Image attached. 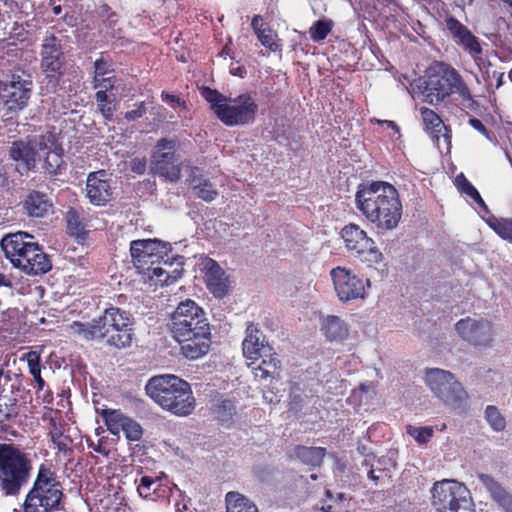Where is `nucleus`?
Listing matches in <instances>:
<instances>
[{"label": "nucleus", "mask_w": 512, "mask_h": 512, "mask_svg": "<svg viewBox=\"0 0 512 512\" xmlns=\"http://www.w3.org/2000/svg\"><path fill=\"white\" fill-rule=\"evenodd\" d=\"M355 206L366 221L381 232L396 229L402 219L399 192L386 181L360 184L355 193Z\"/></svg>", "instance_id": "1"}, {"label": "nucleus", "mask_w": 512, "mask_h": 512, "mask_svg": "<svg viewBox=\"0 0 512 512\" xmlns=\"http://www.w3.org/2000/svg\"><path fill=\"white\" fill-rule=\"evenodd\" d=\"M27 360L29 372L31 375H38L41 373L40 359L41 351L33 350L25 354Z\"/></svg>", "instance_id": "44"}, {"label": "nucleus", "mask_w": 512, "mask_h": 512, "mask_svg": "<svg viewBox=\"0 0 512 512\" xmlns=\"http://www.w3.org/2000/svg\"><path fill=\"white\" fill-rule=\"evenodd\" d=\"M251 26L258 40L265 48L272 52H276L280 49L277 34L266 26L261 16H254Z\"/></svg>", "instance_id": "32"}, {"label": "nucleus", "mask_w": 512, "mask_h": 512, "mask_svg": "<svg viewBox=\"0 0 512 512\" xmlns=\"http://www.w3.org/2000/svg\"><path fill=\"white\" fill-rule=\"evenodd\" d=\"M329 275L339 302L347 304L368 297L371 288L369 279H363L351 269L341 266L331 269Z\"/></svg>", "instance_id": "15"}, {"label": "nucleus", "mask_w": 512, "mask_h": 512, "mask_svg": "<svg viewBox=\"0 0 512 512\" xmlns=\"http://www.w3.org/2000/svg\"><path fill=\"white\" fill-rule=\"evenodd\" d=\"M96 101L98 103V106H107V102L108 101V95H107V91L105 90H99L96 92Z\"/></svg>", "instance_id": "51"}, {"label": "nucleus", "mask_w": 512, "mask_h": 512, "mask_svg": "<svg viewBox=\"0 0 512 512\" xmlns=\"http://www.w3.org/2000/svg\"><path fill=\"white\" fill-rule=\"evenodd\" d=\"M86 195L89 201L97 206L105 205L110 201L112 189L106 171L100 170L88 175Z\"/></svg>", "instance_id": "23"}, {"label": "nucleus", "mask_w": 512, "mask_h": 512, "mask_svg": "<svg viewBox=\"0 0 512 512\" xmlns=\"http://www.w3.org/2000/svg\"><path fill=\"white\" fill-rule=\"evenodd\" d=\"M226 512H259L257 506L246 496L231 491L226 494Z\"/></svg>", "instance_id": "34"}, {"label": "nucleus", "mask_w": 512, "mask_h": 512, "mask_svg": "<svg viewBox=\"0 0 512 512\" xmlns=\"http://www.w3.org/2000/svg\"><path fill=\"white\" fill-rule=\"evenodd\" d=\"M67 227L72 235L80 237L84 234V226L82 225L79 215L74 210L67 212Z\"/></svg>", "instance_id": "43"}, {"label": "nucleus", "mask_w": 512, "mask_h": 512, "mask_svg": "<svg viewBox=\"0 0 512 512\" xmlns=\"http://www.w3.org/2000/svg\"><path fill=\"white\" fill-rule=\"evenodd\" d=\"M146 111L144 103H140L136 109H133L131 111H128L125 113V118L129 121L136 120L138 118H141Z\"/></svg>", "instance_id": "47"}, {"label": "nucleus", "mask_w": 512, "mask_h": 512, "mask_svg": "<svg viewBox=\"0 0 512 512\" xmlns=\"http://www.w3.org/2000/svg\"><path fill=\"white\" fill-rule=\"evenodd\" d=\"M32 461L19 446L0 443V488L6 496H16L28 482Z\"/></svg>", "instance_id": "8"}, {"label": "nucleus", "mask_w": 512, "mask_h": 512, "mask_svg": "<svg viewBox=\"0 0 512 512\" xmlns=\"http://www.w3.org/2000/svg\"><path fill=\"white\" fill-rule=\"evenodd\" d=\"M261 362L257 364V361H251L248 367L254 375V378L258 381L270 382L279 379V372L281 368V362L278 359L276 353L272 350L270 353L263 355Z\"/></svg>", "instance_id": "27"}, {"label": "nucleus", "mask_w": 512, "mask_h": 512, "mask_svg": "<svg viewBox=\"0 0 512 512\" xmlns=\"http://www.w3.org/2000/svg\"><path fill=\"white\" fill-rule=\"evenodd\" d=\"M501 1L506 3L509 6H512V0H501Z\"/></svg>", "instance_id": "63"}, {"label": "nucleus", "mask_w": 512, "mask_h": 512, "mask_svg": "<svg viewBox=\"0 0 512 512\" xmlns=\"http://www.w3.org/2000/svg\"><path fill=\"white\" fill-rule=\"evenodd\" d=\"M420 114L425 130L436 141L439 150L448 152L450 149V138L448 136V129L441 117L427 107H421Z\"/></svg>", "instance_id": "25"}, {"label": "nucleus", "mask_w": 512, "mask_h": 512, "mask_svg": "<svg viewBox=\"0 0 512 512\" xmlns=\"http://www.w3.org/2000/svg\"><path fill=\"white\" fill-rule=\"evenodd\" d=\"M406 432L418 444L424 445V444H427L430 441V439L432 438L434 429L430 426L417 427V426H413V425H408L406 427Z\"/></svg>", "instance_id": "41"}, {"label": "nucleus", "mask_w": 512, "mask_h": 512, "mask_svg": "<svg viewBox=\"0 0 512 512\" xmlns=\"http://www.w3.org/2000/svg\"><path fill=\"white\" fill-rule=\"evenodd\" d=\"M1 2H3L5 5H8L10 2H12L13 0H0Z\"/></svg>", "instance_id": "64"}, {"label": "nucleus", "mask_w": 512, "mask_h": 512, "mask_svg": "<svg viewBox=\"0 0 512 512\" xmlns=\"http://www.w3.org/2000/svg\"><path fill=\"white\" fill-rule=\"evenodd\" d=\"M1 286H10V280L4 274L0 273V287Z\"/></svg>", "instance_id": "57"}, {"label": "nucleus", "mask_w": 512, "mask_h": 512, "mask_svg": "<svg viewBox=\"0 0 512 512\" xmlns=\"http://www.w3.org/2000/svg\"><path fill=\"white\" fill-rule=\"evenodd\" d=\"M202 96L210 104L218 119L226 126H243L253 123L258 112V104L249 93L227 98L216 90L204 88Z\"/></svg>", "instance_id": "7"}, {"label": "nucleus", "mask_w": 512, "mask_h": 512, "mask_svg": "<svg viewBox=\"0 0 512 512\" xmlns=\"http://www.w3.org/2000/svg\"><path fill=\"white\" fill-rule=\"evenodd\" d=\"M243 355L251 361H258L263 355L270 353L273 349L266 341L265 335L254 324L246 328V335L242 343Z\"/></svg>", "instance_id": "24"}, {"label": "nucleus", "mask_w": 512, "mask_h": 512, "mask_svg": "<svg viewBox=\"0 0 512 512\" xmlns=\"http://www.w3.org/2000/svg\"><path fill=\"white\" fill-rule=\"evenodd\" d=\"M431 505L437 512H476L470 490L454 479H443L433 484Z\"/></svg>", "instance_id": "11"}, {"label": "nucleus", "mask_w": 512, "mask_h": 512, "mask_svg": "<svg viewBox=\"0 0 512 512\" xmlns=\"http://www.w3.org/2000/svg\"><path fill=\"white\" fill-rule=\"evenodd\" d=\"M111 64L104 59H98L94 63L95 68V75L94 80H99V78L105 77V75H108L112 72L110 69Z\"/></svg>", "instance_id": "45"}, {"label": "nucleus", "mask_w": 512, "mask_h": 512, "mask_svg": "<svg viewBox=\"0 0 512 512\" xmlns=\"http://www.w3.org/2000/svg\"><path fill=\"white\" fill-rule=\"evenodd\" d=\"M193 190L195 194L205 200V201H213L217 196V190L209 183L206 179L203 178H193Z\"/></svg>", "instance_id": "38"}, {"label": "nucleus", "mask_w": 512, "mask_h": 512, "mask_svg": "<svg viewBox=\"0 0 512 512\" xmlns=\"http://www.w3.org/2000/svg\"><path fill=\"white\" fill-rule=\"evenodd\" d=\"M32 376L35 379L38 388L39 389H43L45 382H44V380L41 377V373H38V375H32Z\"/></svg>", "instance_id": "55"}, {"label": "nucleus", "mask_w": 512, "mask_h": 512, "mask_svg": "<svg viewBox=\"0 0 512 512\" xmlns=\"http://www.w3.org/2000/svg\"><path fill=\"white\" fill-rule=\"evenodd\" d=\"M10 156L23 165L25 171L35 168L37 162H40L44 172L56 175L64 166L63 149L52 133L41 135L29 143H13Z\"/></svg>", "instance_id": "4"}, {"label": "nucleus", "mask_w": 512, "mask_h": 512, "mask_svg": "<svg viewBox=\"0 0 512 512\" xmlns=\"http://www.w3.org/2000/svg\"><path fill=\"white\" fill-rule=\"evenodd\" d=\"M207 289L217 298L224 297L230 287V281L216 261L205 258L201 263Z\"/></svg>", "instance_id": "22"}, {"label": "nucleus", "mask_w": 512, "mask_h": 512, "mask_svg": "<svg viewBox=\"0 0 512 512\" xmlns=\"http://www.w3.org/2000/svg\"><path fill=\"white\" fill-rule=\"evenodd\" d=\"M162 99L163 101L169 103L172 107L181 106L184 104V102L178 96L165 92L162 93Z\"/></svg>", "instance_id": "48"}, {"label": "nucleus", "mask_w": 512, "mask_h": 512, "mask_svg": "<svg viewBox=\"0 0 512 512\" xmlns=\"http://www.w3.org/2000/svg\"><path fill=\"white\" fill-rule=\"evenodd\" d=\"M63 497L62 486L49 464L39 466L36 478L28 491L23 512H52L59 508Z\"/></svg>", "instance_id": "9"}, {"label": "nucleus", "mask_w": 512, "mask_h": 512, "mask_svg": "<svg viewBox=\"0 0 512 512\" xmlns=\"http://www.w3.org/2000/svg\"><path fill=\"white\" fill-rule=\"evenodd\" d=\"M424 381L432 393L451 408H460L468 398L461 383L449 371L439 368L427 369Z\"/></svg>", "instance_id": "12"}, {"label": "nucleus", "mask_w": 512, "mask_h": 512, "mask_svg": "<svg viewBox=\"0 0 512 512\" xmlns=\"http://www.w3.org/2000/svg\"><path fill=\"white\" fill-rule=\"evenodd\" d=\"M326 450L322 447L298 446L294 450V455L304 464L318 466L323 461Z\"/></svg>", "instance_id": "35"}, {"label": "nucleus", "mask_w": 512, "mask_h": 512, "mask_svg": "<svg viewBox=\"0 0 512 512\" xmlns=\"http://www.w3.org/2000/svg\"><path fill=\"white\" fill-rule=\"evenodd\" d=\"M100 415L107 430L118 436L121 432L129 441H139L142 437V427L138 422L125 415L121 410L103 409Z\"/></svg>", "instance_id": "20"}, {"label": "nucleus", "mask_w": 512, "mask_h": 512, "mask_svg": "<svg viewBox=\"0 0 512 512\" xmlns=\"http://www.w3.org/2000/svg\"><path fill=\"white\" fill-rule=\"evenodd\" d=\"M146 168V161L142 158H136L133 159L131 162V169L132 171L136 172L137 174H142L145 171Z\"/></svg>", "instance_id": "49"}, {"label": "nucleus", "mask_w": 512, "mask_h": 512, "mask_svg": "<svg viewBox=\"0 0 512 512\" xmlns=\"http://www.w3.org/2000/svg\"><path fill=\"white\" fill-rule=\"evenodd\" d=\"M227 55H228V52H227L226 48H224V49L221 51L220 56H222V57H226Z\"/></svg>", "instance_id": "62"}, {"label": "nucleus", "mask_w": 512, "mask_h": 512, "mask_svg": "<svg viewBox=\"0 0 512 512\" xmlns=\"http://www.w3.org/2000/svg\"><path fill=\"white\" fill-rule=\"evenodd\" d=\"M332 26V21L328 19L316 21L309 29L311 39L315 42L324 40L331 32Z\"/></svg>", "instance_id": "40"}, {"label": "nucleus", "mask_w": 512, "mask_h": 512, "mask_svg": "<svg viewBox=\"0 0 512 512\" xmlns=\"http://www.w3.org/2000/svg\"><path fill=\"white\" fill-rule=\"evenodd\" d=\"M455 186L457 187L458 191L462 194H465L467 197H469L473 203L477 205L475 209L481 216L484 218L485 215L489 214L488 207L486 206L485 202L483 201L481 195L479 194L478 190L467 180V178L464 176V174H459L455 177Z\"/></svg>", "instance_id": "33"}, {"label": "nucleus", "mask_w": 512, "mask_h": 512, "mask_svg": "<svg viewBox=\"0 0 512 512\" xmlns=\"http://www.w3.org/2000/svg\"><path fill=\"white\" fill-rule=\"evenodd\" d=\"M23 205L30 217L43 218L53 211L52 200L46 194L38 191L30 192Z\"/></svg>", "instance_id": "31"}, {"label": "nucleus", "mask_w": 512, "mask_h": 512, "mask_svg": "<svg viewBox=\"0 0 512 512\" xmlns=\"http://www.w3.org/2000/svg\"><path fill=\"white\" fill-rule=\"evenodd\" d=\"M176 142L162 139L155 146L151 159V170L164 179L175 182L180 178L182 163L175 157Z\"/></svg>", "instance_id": "18"}, {"label": "nucleus", "mask_w": 512, "mask_h": 512, "mask_svg": "<svg viewBox=\"0 0 512 512\" xmlns=\"http://www.w3.org/2000/svg\"><path fill=\"white\" fill-rule=\"evenodd\" d=\"M395 460L391 456H385L377 459L371 463V469L368 472V477L374 482H378L382 478L388 476L387 472L395 467Z\"/></svg>", "instance_id": "37"}, {"label": "nucleus", "mask_w": 512, "mask_h": 512, "mask_svg": "<svg viewBox=\"0 0 512 512\" xmlns=\"http://www.w3.org/2000/svg\"><path fill=\"white\" fill-rule=\"evenodd\" d=\"M174 340L180 345V354L187 360L195 361L209 353L212 344L211 330L209 327Z\"/></svg>", "instance_id": "21"}, {"label": "nucleus", "mask_w": 512, "mask_h": 512, "mask_svg": "<svg viewBox=\"0 0 512 512\" xmlns=\"http://www.w3.org/2000/svg\"><path fill=\"white\" fill-rule=\"evenodd\" d=\"M369 389H370L369 385L362 384V385H360L358 390H355L353 392V396L357 397L359 393L367 392Z\"/></svg>", "instance_id": "56"}, {"label": "nucleus", "mask_w": 512, "mask_h": 512, "mask_svg": "<svg viewBox=\"0 0 512 512\" xmlns=\"http://www.w3.org/2000/svg\"><path fill=\"white\" fill-rule=\"evenodd\" d=\"M160 486L159 479L151 476H143L137 486V491L142 498L152 499L153 494Z\"/></svg>", "instance_id": "42"}, {"label": "nucleus", "mask_w": 512, "mask_h": 512, "mask_svg": "<svg viewBox=\"0 0 512 512\" xmlns=\"http://www.w3.org/2000/svg\"><path fill=\"white\" fill-rule=\"evenodd\" d=\"M103 321H105L110 333L108 339L110 345L117 348H125L131 345L132 329L126 312L118 308L106 309L103 314Z\"/></svg>", "instance_id": "19"}, {"label": "nucleus", "mask_w": 512, "mask_h": 512, "mask_svg": "<svg viewBox=\"0 0 512 512\" xmlns=\"http://www.w3.org/2000/svg\"><path fill=\"white\" fill-rule=\"evenodd\" d=\"M70 331L84 340H96L105 337L109 339L110 336L108 327L105 321H103V315L87 323L73 322L70 325Z\"/></svg>", "instance_id": "28"}, {"label": "nucleus", "mask_w": 512, "mask_h": 512, "mask_svg": "<svg viewBox=\"0 0 512 512\" xmlns=\"http://www.w3.org/2000/svg\"><path fill=\"white\" fill-rule=\"evenodd\" d=\"M452 93H457L464 100L472 99L469 87L456 69L443 63L430 67L423 90L427 102H441Z\"/></svg>", "instance_id": "10"}, {"label": "nucleus", "mask_w": 512, "mask_h": 512, "mask_svg": "<svg viewBox=\"0 0 512 512\" xmlns=\"http://www.w3.org/2000/svg\"><path fill=\"white\" fill-rule=\"evenodd\" d=\"M489 227L502 239L512 242V217L511 218H497L489 216L486 219Z\"/></svg>", "instance_id": "36"}, {"label": "nucleus", "mask_w": 512, "mask_h": 512, "mask_svg": "<svg viewBox=\"0 0 512 512\" xmlns=\"http://www.w3.org/2000/svg\"><path fill=\"white\" fill-rule=\"evenodd\" d=\"M485 419L494 431H502L506 427L505 417L496 406L489 405L486 407Z\"/></svg>", "instance_id": "39"}, {"label": "nucleus", "mask_w": 512, "mask_h": 512, "mask_svg": "<svg viewBox=\"0 0 512 512\" xmlns=\"http://www.w3.org/2000/svg\"><path fill=\"white\" fill-rule=\"evenodd\" d=\"M469 123L475 130L479 131L480 133L488 137V132L483 123L479 119L472 118L469 120Z\"/></svg>", "instance_id": "50"}, {"label": "nucleus", "mask_w": 512, "mask_h": 512, "mask_svg": "<svg viewBox=\"0 0 512 512\" xmlns=\"http://www.w3.org/2000/svg\"><path fill=\"white\" fill-rule=\"evenodd\" d=\"M90 447H92L93 450L98 453L107 455V453L104 451V449L101 447V445H96V446L90 445Z\"/></svg>", "instance_id": "58"}, {"label": "nucleus", "mask_w": 512, "mask_h": 512, "mask_svg": "<svg viewBox=\"0 0 512 512\" xmlns=\"http://www.w3.org/2000/svg\"><path fill=\"white\" fill-rule=\"evenodd\" d=\"M54 13H55L56 15L60 14V13H61V7H60V6H56V7H54Z\"/></svg>", "instance_id": "60"}, {"label": "nucleus", "mask_w": 512, "mask_h": 512, "mask_svg": "<svg viewBox=\"0 0 512 512\" xmlns=\"http://www.w3.org/2000/svg\"><path fill=\"white\" fill-rule=\"evenodd\" d=\"M379 124H385L387 125L388 128L392 129L396 134H399V128L398 126L393 122V121H389V120H378L377 121Z\"/></svg>", "instance_id": "53"}, {"label": "nucleus", "mask_w": 512, "mask_h": 512, "mask_svg": "<svg viewBox=\"0 0 512 512\" xmlns=\"http://www.w3.org/2000/svg\"><path fill=\"white\" fill-rule=\"evenodd\" d=\"M209 327L204 310L192 300L181 302L171 316L173 338Z\"/></svg>", "instance_id": "17"}, {"label": "nucleus", "mask_w": 512, "mask_h": 512, "mask_svg": "<svg viewBox=\"0 0 512 512\" xmlns=\"http://www.w3.org/2000/svg\"><path fill=\"white\" fill-rule=\"evenodd\" d=\"M94 87L99 90L109 91L114 87L112 77H102L99 80H94Z\"/></svg>", "instance_id": "46"}, {"label": "nucleus", "mask_w": 512, "mask_h": 512, "mask_svg": "<svg viewBox=\"0 0 512 512\" xmlns=\"http://www.w3.org/2000/svg\"><path fill=\"white\" fill-rule=\"evenodd\" d=\"M99 110L101 111L102 115L106 119H111L114 113V108L111 105V102H107V106H98Z\"/></svg>", "instance_id": "52"}, {"label": "nucleus", "mask_w": 512, "mask_h": 512, "mask_svg": "<svg viewBox=\"0 0 512 512\" xmlns=\"http://www.w3.org/2000/svg\"><path fill=\"white\" fill-rule=\"evenodd\" d=\"M32 82L13 77L10 82L0 81V120L14 124L18 113L23 110L30 98Z\"/></svg>", "instance_id": "13"}, {"label": "nucleus", "mask_w": 512, "mask_h": 512, "mask_svg": "<svg viewBox=\"0 0 512 512\" xmlns=\"http://www.w3.org/2000/svg\"><path fill=\"white\" fill-rule=\"evenodd\" d=\"M477 479L481 486L489 492L495 502L507 512H512V495H510L493 476L486 473H479Z\"/></svg>", "instance_id": "29"}, {"label": "nucleus", "mask_w": 512, "mask_h": 512, "mask_svg": "<svg viewBox=\"0 0 512 512\" xmlns=\"http://www.w3.org/2000/svg\"><path fill=\"white\" fill-rule=\"evenodd\" d=\"M320 331L330 342H341L349 335V329L343 319L336 315L322 316L320 319Z\"/></svg>", "instance_id": "30"}, {"label": "nucleus", "mask_w": 512, "mask_h": 512, "mask_svg": "<svg viewBox=\"0 0 512 512\" xmlns=\"http://www.w3.org/2000/svg\"><path fill=\"white\" fill-rule=\"evenodd\" d=\"M230 72L233 74V75H236V76H239V77H243L244 76V69L242 67H231L230 68Z\"/></svg>", "instance_id": "54"}, {"label": "nucleus", "mask_w": 512, "mask_h": 512, "mask_svg": "<svg viewBox=\"0 0 512 512\" xmlns=\"http://www.w3.org/2000/svg\"><path fill=\"white\" fill-rule=\"evenodd\" d=\"M0 244L11 264L26 274H44L51 269L48 256L34 241V237L26 232L6 235Z\"/></svg>", "instance_id": "5"}, {"label": "nucleus", "mask_w": 512, "mask_h": 512, "mask_svg": "<svg viewBox=\"0 0 512 512\" xmlns=\"http://www.w3.org/2000/svg\"><path fill=\"white\" fill-rule=\"evenodd\" d=\"M446 27L454 41L461 45L473 58L478 68L479 76H475L478 83L484 82L486 91L491 94L504 83V71L498 69L487 57H483L482 46L471 31L454 17H447Z\"/></svg>", "instance_id": "6"}, {"label": "nucleus", "mask_w": 512, "mask_h": 512, "mask_svg": "<svg viewBox=\"0 0 512 512\" xmlns=\"http://www.w3.org/2000/svg\"><path fill=\"white\" fill-rule=\"evenodd\" d=\"M457 336L468 345L477 349L493 346L496 336V325L488 318L467 316L455 323Z\"/></svg>", "instance_id": "16"}, {"label": "nucleus", "mask_w": 512, "mask_h": 512, "mask_svg": "<svg viewBox=\"0 0 512 512\" xmlns=\"http://www.w3.org/2000/svg\"><path fill=\"white\" fill-rule=\"evenodd\" d=\"M346 250L368 266L378 265L384 260L375 241L359 225L350 223L340 232Z\"/></svg>", "instance_id": "14"}, {"label": "nucleus", "mask_w": 512, "mask_h": 512, "mask_svg": "<svg viewBox=\"0 0 512 512\" xmlns=\"http://www.w3.org/2000/svg\"><path fill=\"white\" fill-rule=\"evenodd\" d=\"M337 499H338L339 501H344V500H346L345 494H343V493H338V494H337Z\"/></svg>", "instance_id": "59"}, {"label": "nucleus", "mask_w": 512, "mask_h": 512, "mask_svg": "<svg viewBox=\"0 0 512 512\" xmlns=\"http://www.w3.org/2000/svg\"><path fill=\"white\" fill-rule=\"evenodd\" d=\"M145 388L155 403L173 415L186 417L195 409L196 400L191 385L175 375L154 376Z\"/></svg>", "instance_id": "3"}, {"label": "nucleus", "mask_w": 512, "mask_h": 512, "mask_svg": "<svg viewBox=\"0 0 512 512\" xmlns=\"http://www.w3.org/2000/svg\"><path fill=\"white\" fill-rule=\"evenodd\" d=\"M62 53L60 45L54 36H48L43 40L41 50V67L47 77H55L62 68Z\"/></svg>", "instance_id": "26"}, {"label": "nucleus", "mask_w": 512, "mask_h": 512, "mask_svg": "<svg viewBox=\"0 0 512 512\" xmlns=\"http://www.w3.org/2000/svg\"><path fill=\"white\" fill-rule=\"evenodd\" d=\"M323 512H331V506L322 507Z\"/></svg>", "instance_id": "61"}, {"label": "nucleus", "mask_w": 512, "mask_h": 512, "mask_svg": "<svg viewBox=\"0 0 512 512\" xmlns=\"http://www.w3.org/2000/svg\"><path fill=\"white\" fill-rule=\"evenodd\" d=\"M171 244L158 239H143L131 242L130 253L135 268L142 275V280L150 287L168 286L175 283L181 277V271L174 269L167 271L160 266L163 261L168 264Z\"/></svg>", "instance_id": "2"}]
</instances>
